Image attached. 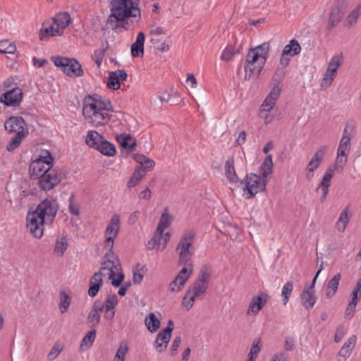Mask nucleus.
<instances>
[{
	"label": "nucleus",
	"instance_id": "f257e3e1",
	"mask_svg": "<svg viewBox=\"0 0 361 361\" xmlns=\"http://www.w3.org/2000/svg\"><path fill=\"white\" fill-rule=\"evenodd\" d=\"M140 0H111V13L106 19V24L114 30L133 29L135 23H137L141 18L140 9L137 6Z\"/></svg>",
	"mask_w": 361,
	"mask_h": 361
},
{
	"label": "nucleus",
	"instance_id": "f03ea898",
	"mask_svg": "<svg viewBox=\"0 0 361 361\" xmlns=\"http://www.w3.org/2000/svg\"><path fill=\"white\" fill-rule=\"evenodd\" d=\"M112 111L111 102L98 94L87 95L84 98L82 114L87 122L94 127L107 124Z\"/></svg>",
	"mask_w": 361,
	"mask_h": 361
},
{
	"label": "nucleus",
	"instance_id": "7ed1b4c3",
	"mask_svg": "<svg viewBox=\"0 0 361 361\" xmlns=\"http://www.w3.org/2000/svg\"><path fill=\"white\" fill-rule=\"evenodd\" d=\"M58 211L56 200L46 198L37 207L35 211L29 212L27 216V228L37 238L43 235L44 222L51 224Z\"/></svg>",
	"mask_w": 361,
	"mask_h": 361
},
{
	"label": "nucleus",
	"instance_id": "20e7f679",
	"mask_svg": "<svg viewBox=\"0 0 361 361\" xmlns=\"http://www.w3.org/2000/svg\"><path fill=\"white\" fill-rule=\"evenodd\" d=\"M269 49V43H263L249 49L244 64L245 80L258 78L267 60Z\"/></svg>",
	"mask_w": 361,
	"mask_h": 361
},
{
	"label": "nucleus",
	"instance_id": "39448f33",
	"mask_svg": "<svg viewBox=\"0 0 361 361\" xmlns=\"http://www.w3.org/2000/svg\"><path fill=\"white\" fill-rule=\"evenodd\" d=\"M101 270H106L109 278L112 279L111 284L114 287H118L124 279V274L121 272V266L120 262L114 253L111 251L104 256V262L101 267Z\"/></svg>",
	"mask_w": 361,
	"mask_h": 361
},
{
	"label": "nucleus",
	"instance_id": "423d86ee",
	"mask_svg": "<svg viewBox=\"0 0 361 361\" xmlns=\"http://www.w3.org/2000/svg\"><path fill=\"white\" fill-rule=\"evenodd\" d=\"M240 184L242 189L246 192V198L250 199L259 192L266 189L267 180L256 173L247 174Z\"/></svg>",
	"mask_w": 361,
	"mask_h": 361
},
{
	"label": "nucleus",
	"instance_id": "0eeeda50",
	"mask_svg": "<svg viewBox=\"0 0 361 361\" xmlns=\"http://www.w3.org/2000/svg\"><path fill=\"white\" fill-rule=\"evenodd\" d=\"M51 61L68 76L80 77L84 73L80 63L73 58L56 56L51 57Z\"/></svg>",
	"mask_w": 361,
	"mask_h": 361
},
{
	"label": "nucleus",
	"instance_id": "6e6552de",
	"mask_svg": "<svg viewBox=\"0 0 361 361\" xmlns=\"http://www.w3.org/2000/svg\"><path fill=\"white\" fill-rule=\"evenodd\" d=\"M54 158L48 150L42 152L35 159L32 160L30 166V176L32 179H37L42 174L45 173L46 169L53 168Z\"/></svg>",
	"mask_w": 361,
	"mask_h": 361
},
{
	"label": "nucleus",
	"instance_id": "1a4fd4ad",
	"mask_svg": "<svg viewBox=\"0 0 361 361\" xmlns=\"http://www.w3.org/2000/svg\"><path fill=\"white\" fill-rule=\"evenodd\" d=\"M209 286L197 281L190 285L183 298V305L188 310L194 305L195 300H202L204 298Z\"/></svg>",
	"mask_w": 361,
	"mask_h": 361
},
{
	"label": "nucleus",
	"instance_id": "9d476101",
	"mask_svg": "<svg viewBox=\"0 0 361 361\" xmlns=\"http://www.w3.org/2000/svg\"><path fill=\"white\" fill-rule=\"evenodd\" d=\"M45 171L47 172L42 174L37 179H38V185L41 190L49 191L61 181L63 173L56 168H52L49 170V167Z\"/></svg>",
	"mask_w": 361,
	"mask_h": 361
},
{
	"label": "nucleus",
	"instance_id": "9b49d317",
	"mask_svg": "<svg viewBox=\"0 0 361 361\" xmlns=\"http://www.w3.org/2000/svg\"><path fill=\"white\" fill-rule=\"evenodd\" d=\"M195 235V232L192 230L185 233L178 245L177 249L180 250L179 253V264L185 267L188 264L189 259L192 255L189 248L192 244Z\"/></svg>",
	"mask_w": 361,
	"mask_h": 361
},
{
	"label": "nucleus",
	"instance_id": "f8f14e48",
	"mask_svg": "<svg viewBox=\"0 0 361 361\" xmlns=\"http://www.w3.org/2000/svg\"><path fill=\"white\" fill-rule=\"evenodd\" d=\"M120 229V216L114 214L105 230L104 248L111 252L114 247V240L118 234Z\"/></svg>",
	"mask_w": 361,
	"mask_h": 361
},
{
	"label": "nucleus",
	"instance_id": "ddd939ff",
	"mask_svg": "<svg viewBox=\"0 0 361 361\" xmlns=\"http://www.w3.org/2000/svg\"><path fill=\"white\" fill-rule=\"evenodd\" d=\"M173 330V322L169 320L167 326L158 333L154 342V347L158 352L161 353L165 350L171 339Z\"/></svg>",
	"mask_w": 361,
	"mask_h": 361
},
{
	"label": "nucleus",
	"instance_id": "4468645a",
	"mask_svg": "<svg viewBox=\"0 0 361 361\" xmlns=\"http://www.w3.org/2000/svg\"><path fill=\"white\" fill-rule=\"evenodd\" d=\"M327 147L321 146L314 153L306 167V178L311 180L314 177V171L319 166L326 154Z\"/></svg>",
	"mask_w": 361,
	"mask_h": 361
},
{
	"label": "nucleus",
	"instance_id": "2eb2a0df",
	"mask_svg": "<svg viewBox=\"0 0 361 361\" xmlns=\"http://www.w3.org/2000/svg\"><path fill=\"white\" fill-rule=\"evenodd\" d=\"M4 128L8 133H23L28 134V129L25 120L19 116H13L6 120Z\"/></svg>",
	"mask_w": 361,
	"mask_h": 361
},
{
	"label": "nucleus",
	"instance_id": "dca6fc26",
	"mask_svg": "<svg viewBox=\"0 0 361 361\" xmlns=\"http://www.w3.org/2000/svg\"><path fill=\"white\" fill-rule=\"evenodd\" d=\"M192 265L188 264L179 271L176 277L169 283V290L171 292L180 291L192 273Z\"/></svg>",
	"mask_w": 361,
	"mask_h": 361
},
{
	"label": "nucleus",
	"instance_id": "f3484780",
	"mask_svg": "<svg viewBox=\"0 0 361 361\" xmlns=\"http://www.w3.org/2000/svg\"><path fill=\"white\" fill-rule=\"evenodd\" d=\"M23 99V91L20 87H14L11 90L4 93L0 101L8 106H18Z\"/></svg>",
	"mask_w": 361,
	"mask_h": 361
},
{
	"label": "nucleus",
	"instance_id": "a211bd4d",
	"mask_svg": "<svg viewBox=\"0 0 361 361\" xmlns=\"http://www.w3.org/2000/svg\"><path fill=\"white\" fill-rule=\"evenodd\" d=\"M350 150V141H348V139L345 137L341 138L337 150L336 168L343 167L345 164Z\"/></svg>",
	"mask_w": 361,
	"mask_h": 361
},
{
	"label": "nucleus",
	"instance_id": "6ab92c4d",
	"mask_svg": "<svg viewBox=\"0 0 361 361\" xmlns=\"http://www.w3.org/2000/svg\"><path fill=\"white\" fill-rule=\"evenodd\" d=\"M62 34L63 30L61 27H57L54 21L53 23L47 21L42 25L39 37L40 40L45 41L50 37L61 36Z\"/></svg>",
	"mask_w": 361,
	"mask_h": 361
},
{
	"label": "nucleus",
	"instance_id": "aec40b11",
	"mask_svg": "<svg viewBox=\"0 0 361 361\" xmlns=\"http://www.w3.org/2000/svg\"><path fill=\"white\" fill-rule=\"evenodd\" d=\"M269 299V295L261 292L258 295L254 296L249 305L247 314L256 315L266 305Z\"/></svg>",
	"mask_w": 361,
	"mask_h": 361
},
{
	"label": "nucleus",
	"instance_id": "412c9836",
	"mask_svg": "<svg viewBox=\"0 0 361 361\" xmlns=\"http://www.w3.org/2000/svg\"><path fill=\"white\" fill-rule=\"evenodd\" d=\"M118 304L117 296L114 294L112 295H108L105 299L104 302L100 300V305L103 307V311L105 313L104 317L107 320H112L115 316V307Z\"/></svg>",
	"mask_w": 361,
	"mask_h": 361
},
{
	"label": "nucleus",
	"instance_id": "4be33fe9",
	"mask_svg": "<svg viewBox=\"0 0 361 361\" xmlns=\"http://www.w3.org/2000/svg\"><path fill=\"white\" fill-rule=\"evenodd\" d=\"M103 311V307L100 305V300H96L87 315V322L89 326L94 329L97 326L101 320V312Z\"/></svg>",
	"mask_w": 361,
	"mask_h": 361
},
{
	"label": "nucleus",
	"instance_id": "5701e85b",
	"mask_svg": "<svg viewBox=\"0 0 361 361\" xmlns=\"http://www.w3.org/2000/svg\"><path fill=\"white\" fill-rule=\"evenodd\" d=\"M102 276L103 273L101 271L95 272L90 280V287L88 289V295L94 298L95 297L102 285Z\"/></svg>",
	"mask_w": 361,
	"mask_h": 361
},
{
	"label": "nucleus",
	"instance_id": "b1692460",
	"mask_svg": "<svg viewBox=\"0 0 361 361\" xmlns=\"http://www.w3.org/2000/svg\"><path fill=\"white\" fill-rule=\"evenodd\" d=\"M104 140V137L102 135H100L97 131L93 130H89L85 137V142L87 145L94 149H97L99 147L100 142Z\"/></svg>",
	"mask_w": 361,
	"mask_h": 361
},
{
	"label": "nucleus",
	"instance_id": "393cba45",
	"mask_svg": "<svg viewBox=\"0 0 361 361\" xmlns=\"http://www.w3.org/2000/svg\"><path fill=\"white\" fill-rule=\"evenodd\" d=\"M300 300L302 305L305 309L312 308L316 302V297L314 296V290L305 287L300 294Z\"/></svg>",
	"mask_w": 361,
	"mask_h": 361
},
{
	"label": "nucleus",
	"instance_id": "a878e982",
	"mask_svg": "<svg viewBox=\"0 0 361 361\" xmlns=\"http://www.w3.org/2000/svg\"><path fill=\"white\" fill-rule=\"evenodd\" d=\"M134 158L136 162L139 164V166L136 169H140L141 171L145 172V174H146L147 171H152L155 166L154 161L143 154H135Z\"/></svg>",
	"mask_w": 361,
	"mask_h": 361
},
{
	"label": "nucleus",
	"instance_id": "bb28decb",
	"mask_svg": "<svg viewBox=\"0 0 361 361\" xmlns=\"http://www.w3.org/2000/svg\"><path fill=\"white\" fill-rule=\"evenodd\" d=\"M145 34L138 32L135 42L131 45V54L133 57H139L144 54Z\"/></svg>",
	"mask_w": 361,
	"mask_h": 361
},
{
	"label": "nucleus",
	"instance_id": "cd10ccee",
	"mask_svg": "<svg viewBox=\"0 0 361 361\" xmlns=\"http://www.w3.org/2000/svg\"><path fill=\"white\" fill-rule=\"evenodd\" d=\"M224 171L225 176L231 183H236L239 181V178L235 173L233 157H229L226 161Z\"/></svg>",
	"mask_w": 361,
	"mask_h": 361
},
{
	"label": "nucleus",
	"instance_id": "c85d7f7f",
	"mask_svg": "<svg viewBox=\"0 0 361 361\" xmlns=\"http://www.w3.org/2000/svg\"><path fill=\"white\" fill-rule=\"evenodd\" d=\"M212 274V267L209 264H204L200 268L196 281L209 286Z\"/></svg>",
	"mask_w": 361,
	"mask_h": 361
},
{
	"label": "nucleus",
	"instance_id": "c756f323",
	"mask_svg": "<svg viewBox=\"0 0 361 361\" xmlns=\"http://www.w3.org/2000/svg\"><path fill=\"white\" fill-rule=\"evenodd\" d=\"M301 47L295 39H293L289 42V44L286 45L282 51L283 55H286L293 57L299 54L301 51Z\"/></svg>",
	"mask_w": 361,
	"mask_h": 361
},
{
	"label": "nucleus",
	"instance_id": "7c9ffc66",
	"mask_svg": "<svg viewBox=\"0 0 361 361\" xmlns=\"http://www.w3.org/2000/svg\"><path fill=\"white\" fill-rule=\"evenodd\" d=\"M116 140L119 145L125 148L133 149L136 146V140L130 134L122 133L116 136Z\"/></svg>",
	"mask_w": 361,
	"mask_h": 361
},
{
	"label": "nucleus",
	"instance_id": "2f4dec72",
	"mask_svg": "<svg viewBox=\"0 0 361 361\" xmlns=\"http://www.w3.org/2000/svg\"><path fill=\"white\" fill-rule=\"evenodd\" d=\"M53 21L56 25L63 30L69 25L71 22V18L68 12L59 13L52 18Z\"/></svg>",
	"mask_w": 361,
	"mask_h": 361
},
{
	"label": "nucleus",
	"instance_id": "473e14b6",
	"mask_svg": "<svg viewBox=\"0 0 361 361\" xmlns=\"http://www.w3.org/2000/svg\"><path fill=\"white\" fill-rule=\"evenodd\" d=\"M145 324L147 330L154 333L158 330L160 326V320L153 312L149 313L145 319Z\"/></svg>",
	"mask_w": 361,
	"mask_h": 361
},
{
	"label": "nucleus",
	"instance_id": "72a5a7b5",
	"mask_svg": "<svg viewBox=\"0 0 361 361\" xmlns=\"http://www.w3.org/2000/svg\"><path fill=\"white\" fill-rule=\"evenodd\" d=\"M97 150L107 157H113L116 153L115 145L105 139L100 142L99 147Z\"/></svg>",
	"mask_w": 361,
	"mask_h": 361
},
{
	"label": "nucleus",
	"instance_id": "f704fd0d",
	"mask_svg": "<svg viewBox=\"0 0 361 361\" xmlns=\"http://www.w3.org/2000/svg\"><path fill=\"white\" fill-rule=\"evenodd\" d=\"M341 277V274L337 273L328 282L326 293L328 298L332 297L337 291Z\"/></svg>",
	"mask_w": 361,
	"mask_h": 361
},
{
	"label": "nucleus",
	"instance_id": "c9c22d12",
	"mask_svg": "<svg viewBox=\"0 0 361 361\" xmlns=\"http://www.w3.org/2000/svg\"><path fill=\"white\" fill-rule=\"evenodd\" d=\"M272 157L271 154H269L265 157L262 164L260 166V176H262V178L266 180L267 176L272 173Z\"/></svg>",
	"mask_w": 361,
	"mask_h": 361
},
{
	"label": "nucleus",
	"instance_id": "e433bc0d",
	"mask_svg": "<svg viewBox=\"0 0 361 361\" xmlns=\"http://www.w3.org/2000/svg\"><path fill=\"white\" fill-rule=\"evenodd\" d=\"M348 207H345L340 214V216L336 223V227L340 232H343L348 224L350 216H348Z\"/></svg>",
	"mask_w": 361,
	"mask_h": 361
},
{
	"label": "nucleus",
	"instance_id": "4c0bfd02",
	"mask_svg": "<svg viewBox=\"0 0 361 361\" xmlns=\"http://www.w3.org/2000/svg\"><path fill=\"white\" fill-rule=\"evenodd\" d=\"M342 17L343 14L339 7H334L330 12L328 28L331 30L341 21Z\"/></svg>",
	"mask_w": 361,
	"mask_h": 361
},
{
	"label": "nucleus",
	"instance_id": "58836bf2",
	"mask_svg": "<svg viewBox=\"0 0 361 361\" xmlns=\"http://www.w3.org/2000/svg\"><path fill=\"white\" fill-rule=\"evenodd\" d=\"M27 134L23 133V132H18L8 142L6 146V149L8 152H12L18 148L23 140L26 137Z\"/></svg>",
	"mask_w": 361,
	"mask_h": 361
},
{
	"label": "nucleus",
	"instance_id": "ea45409f",
	"mask_svg": "<svg viewBox=\"0 0 361 361\" xmlns=\"http://www.w3.org/2000/svg\"><path fill=\"white\" fill-rule=\"evenodd\" d=\"M171 224L170 216L168 212V209H165L162 213L158 226L157 228V233H163L164 229L168 228Z\"/></svg>",
	"mask_w": 361,
	"mask_h": 361
},
{
	"label": "nucleus",
	"instance_id": "a19ab883",
	"mask_svg": "<svg viewBox=\"0 0 361 361\" xmlns=\"http://www.w3.org/2000/svg\"><path fill=\"white\" fill-rule=\"evenodd\" d=\"M96 338V330L94 329H91L82 338L80 343V348L83 350L90 348Z\"/></svg>",
	"mask_w": 361,
	"mask_h": 361
},
{
	"label": "nucleus",
	"instance_id": "79ce46f5",
	"mask_svg": "<svg viewBox=\"0 0 361 361\" xmlns=\"http://www.w3.org/2000/svg\"><path fill=\"white\" fill-rule=\"evenodd\" d=\"M60 302H59V308L61 313H65L67 312L71 302V297L67 294L64 290H61L59 295Z\"/></svg>",
	"mask_w": 361,
	"mask_h": 361
},
{
	"label": "nucleus",
	"instance_id": "37998d69",
	"mask_svg": "<svg viewBox=\"0 0 361 361\" xmlns=\"http://www.w3.org/2000/svg\"><path fill=\"white\" fill-rule=\"evenodd\" d=\"M145 176V172L141 171L140 169H136L127 183L128 188H131L135 187Z\"/></svg>",
	"mask_w": 361,
	"mask_h": 361
},
{
	"label": "nucleus",
	"instance_id": "c03bdc74",
	"mask_svg": "<svg viewBox=\"0 0 361 361\" xmlns=\"http://www.w3.org/2000/svg\"><path fill=\"white\" fill-rule=\"evenodd\" d=\"M145 271V267L140 264H137L135 269H133V281L135 284H140L142 282Z\"/></svg>",
	"mask_w": 361,
	"mask_h": 361
},
{
	"label": "nucleus",
	"instance_id": "a18cd8bd",
	"mask_svg": "<svg viewBox=\"0 0 361 361\" xmlns=\"http://www.w3.org/2000/svg\"><path fill=\"white\" fill-rule=\"evenodd\" d=\"M334 174V169L331 168H328L322 178V181L319 184L318 187H325V188H329L331 184V180Z\"/></svg>",
	"mask_w": 361,
	"mask_h": 361
},
{
	"label": "nucleus",
	"instance_id": "49530a36",
	"mask_svg": "<svg viewBox=\"0 0 361 361\" xmlns=\"http://www.w3.org/2000/svg\"><path fill=\"white\" fill-rule=\"evenodd\" d=\"M293 282L291 281H288L286 282L283 286V288H282V292H281V296L283 297V305H286V303L288 302V300L292 293V291H293Z\"/></svg>",
	"mask_w": 361,
	"mask_h": 361
},
{
	"label": "nucleus",
	"instance_id": "de8ad7c7",
	"mask_svg": "<svg viewBox=\"0 0 361 361\" xmlns=\"http://www.w3.org/2000/svg\"><path fill=\"white\" fill-rule=\"evenodd\" d=\"M154 235H157V249L159 250H163L166 247V245L169 240L170 234L169 233H166L164 235L163 233H157L156 231Z\"/></svg>",
	"mask_w": 361,
	"mask_h": 361
},
{
	"label": "nucleus",
	"instance_id": "09e8293b",
	"mask_svg": "<svg viewBox=\"0 0 361 361\" xmlns=\"http://www.w3.org/2000/svg\"><path fill=\"white\" fill-rule=\"evenodd\" d=\"M107 86L114 90H118L121 87L120 81L118 79V76L113 71L109 74V79L107 82Z\"/></svg>",
	"mask_w": 361,
	"mask_h": 361
},
{
	"label": "nucleus",
	"instance_id": "8fccbe9b",
	"mask_svg": "<svg viewBox=\"0 0 361 361\" xmlns=\"http://www.w3.org/2000/svg\"><path fill=\"white\" fill-rule=\"evenodd\" d=\"M105 43H106L105 47L104 46V44H102V49H97L94 51V61L98 66H99L101 65V63L102 62L103 57L106 52V50L108 48V42L106 41Z\"/></svg>",
	"mask_w": 361,
	"mask_h": 361
},
{
	"label": "nucleus",
	"instance_id": "3c124183",
	"mask_svg": "<svg viewBox=\"0 0 361 361\" xmlns=\"http://www.w3.org/2000/svg\"><path fill=\"white\" fill-rule=\"evenodd\" d=\"M259 341L258 339H255L252 342V347L250 349V352L248 355V360L247 361H255L256 359L259 350Z\"/></svg>",
	"mask_w": 361,
	"mask_h": 361
},
{
	"label": "nucleus",
	"instance_id": "603ef678",
	"mask_svg": "<svg viewBox=\"0 0 361 361\" xmlns=\"http://www.w3.org/2000/svg\"><path fill=\"white\" fill-rule=\"evenodd\" d=\"M341 64V56H340L338 55H335L330 60L326 69L336 73L337 70L340 67Z\"/></svg>",
	"mask_w": 361,
	"mask_h": 361
},
{
	"label": "nucleus",
	"instance_id": "864d4df0",
	"mask_svg": "<svg viewBox=\"0 0 361 361\" xmlns=\"http://www.w3.org/2000/svg\"><path fill=\"white\" fill-rule=\"evenodd\" d=\"M236 54L235 49L231 45H228L223 51L221 59L223 61H231L233 56Z\"/></svg>",
	"mask_w": 361,
	"mask_h": 361
},
{
	"label": "nucleus",
	"instance_id": "5fc2aeb1",
	"mask_svg": "<svg viewBox=\"0 0 361 361\" xmlns=\"http://www.w3.org/2000/svg\"><path fill=\"white\" fill-rule=\"evenodd\" d=\"M67 247L68 243L65 238H63L61 240H57L54 247V252L62 255L66 250Z\"/></svg>",
	"mask_w": 361,
	"mask_h": 361
},
{
	"label": "nucleus",
	"instance_id": "6e6d98bb",
	"mask_svg": "<svg viewBox=\"0 0 361 361\" xmlns=\"http://www.w3.org/2000/svg\"><path fill=\"white\" fill-rule=\"evenodd\" d=\"M336 75V73L326 69L322 80V85L325 87H329L331 85L334 79L335 78Z\"/></svg>",
	"mask_w": 361,
	"mask_h": 361
},
{
	"label": "nucleus",
	"instance_id": "4d7b16f0",
	"mask_svg": "<svg viewBox=\"0 0 361 361\" xmlns=\"http://www.w3.org/2000/svg\"><path fill=\"white\" fill-rule=\"evenodd\" d=\"M361 14V4H358L348 15V20L352 25L356 23L359 16Z\"/></svg>",
	"mask_w": 361,
	"mask_h": 361
},
{
	"label": "nucleus",
	"instance_id": "13d9d810",
	"mask_svg": "<svg viewBox=\"0 0 361 361\" xmlns=\"http://www.w3.org/2000/svg\"><path fill=\"white\" fill-rule=\"evenodd\" d=\"M128 350V348L126 345H121L116 351L114 361H124Z\"/></svg>",
	"mask_w": 361,
	"mask_h": 361
},
{
	"label": "nucleus",
	"instance_id": "bf43d9fd",
	"mask_svg": "<svg viewBox=\"0 0 361 361\" xmlns=\"http://www.w3.org/2000/svg\"><path fill=\"white\" fill-rule=\"evenodd\" d=\"M281 92V87L279 85H274L266 97L276 103Z\"/></svg>",
	"mask_w": 361,
	"mask_h": 361
},
{
	"label": "nucleus",
	"instance_id": "052dcab7",
	"mask_svg": "<svg viewBox=\"0 0 361 361\" xmlns=\"http://www.w3.org/2000/svg\"><path fill=\"white\" fill-rule=\"evenodd\" d=\"M275 105L276 102L266 97L262 104L259 110H261L262 113L270 112L274 109Z\"/></svg>",
	"mask_w": 361,
	"mask_h": 361
},
{
	"label": "nucleus",
	"instance_id": "680f3d73",
	"mask_svg": "<svg viewBox=\"0 0 361 361\" xmlns=\"http://www.w3.org/2000/svg\"><path fill=\"white\" fill-rule=\"evenodd\" d=\"M296 348V340L293 337L287 336L285 339L284 349L286 351H293Z\"/></svg>",
	"mask_w": 361,
	"mask_h": 361
},
{
	"label": "nucleus",
	"instance_id": "e2e57ef3",
	"mask_svg": "<svg viewBox=\"0 0 361 361\" xmlns=\"http://www.w3.org/2000/svg\"><path fill=\"white\" fill-rule=\"evenodd\" d=\"M357 341V336L355 335H352L347 341H345L342 346L343 348L352 352L354 349Z\"/></svg>",
	"mask_w": 361,
	"mask_h": 361
},
{
	"label": "nucleus",
	"instance_id": "0e129e2a",
	"mask_svg": "<svg viewBox=\"0 0 361 361\" xmlns=\"http://www.w3.org/2000/svg\"><path fill=\"white\" fill-rule=\"evenodd\" d=\"M68 209L72 214L77 216L80 213L79 206L74 203V196L73 195L69 197Z\"/></svg>",
	"mask_w": 361,
	"mask_h": 361
},
{
	"label": "nucleus",
	"instance_id": "69168bd1",
	"mask_svg": "<svg viewBox=\"0 0 361 361\" xmlns=\"http://www.w3.org/2000/svg\"><path fill=\"white\" fill-rule=\"evenodd\" d=\"M357 304V300H351L349 304L347 306V308L345 310V314L346 316L353 317L355 312V307Z\"/></svg>",
	"mask_w": 361,
	"mask_h": 361
},
{
	"label": "nucleus",
	"instance_id": "338daca9",
	"mask_svg": "<svg viewBox=\"0 0 361 361\" xmlns=\"http://www.w3.org/2000/svg\"><path fill=\"white\" fill-rule=\"evenodd\" d=\"M345 329L343 326H339L336 328L335 336H334V341L336 343H339L345 335Z\"/></svg>",
	"mask_w": 361,
	"mask_h": 361
},
{
	"label": "nucleus",
	"instance_id": "774afa93",
	"mask_svg": "<svg viewBox=\"0 0 361 361\" xmlns=\"http://www.w3.org/2000/svg\"><path fill=\"white\" fill-rule=\"evenodd\" d=\"M361 297V280H358L355 288L352 292V300H358V298Z\"/></svg>",
	"mask_w": 361,
	"mask_h": 361
}]
</instances>
